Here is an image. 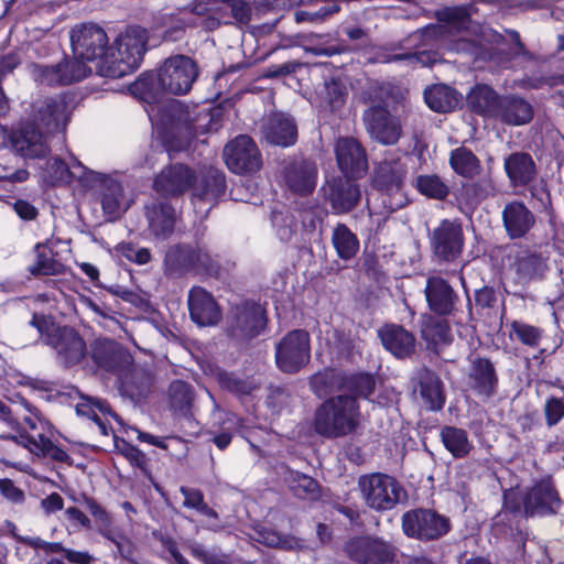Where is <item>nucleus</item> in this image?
Returning <instances> with one entry per match:
<instances>
[{
    "label": "nucleus",
    "mask_w": 564,
    "mask_h": 564,
    "mask_svg": "<svg viewBox=\"0 0 564 564\" xmlns=\"http://www.w3.org/2000/svg\"><path fill=\"white\" fill-rule=\"evenodd\" d=\"M402 529L410 538L434 540L448 532L449 520L430 509L411 510L402 517Z\"/></svg>",
    "instance_id": "9b49d317"
},
{
    "label": "nucleus",
    "mask_w": 564,
    "mask_h": 564,
    "mask_svg": "<svg viewBox=\"0 0 564 564\" xmlns=\"http://www.w3.org/2000/svg\"><path fill=\"white\" fill-rule=\"evenodd\" d=\"M358 348V340L345 334L335 333V349L338 355L350 356Z\"/></svg>",
    "instance_id": "13d9d810"
},
{
    "label": "nucleus",
    "mask_w": 564,
    "mask_h": 564,
    "mask_svg": "<svg viewBox=\"0 0 564 564\" xmlns=\"http://www.w3.org/2000/svg\"><path fill=\"white\" fill-rule=\"evenodd\" d=\"M24 423L29 427V432L13 435V432H19V422L12 415L9 406L0 400L1 438L14 440L37 457H47L59 463L68 460V454L53 443L54 431L47 421L34 414L26 416Z\"/></svg>",
    "instance_id": "f03ea898"
},
{
    "label": "nucleus",
    "mask_w": 564,
    "mask_h": 564,
    "mask_svg": "<svg viewBox=\"0 0 564 564\" xmlns=\"http://www.w3.org/2000/svg\"><path fill=\"white\" fill-rule=\"evenodd\" d=\"M87 184L99 185V199L108 220H116L124 214L134 202L132 193L115 177L96 171L90 173Z\"/></svg>",
    "instance_id": "1a4fd4ad"
},
{
    "label": "nucleus",
    "mask_w": 564,
    "mask_h": 564,
    "mask_svg": "<svg viewBox=\"0 0 564 564\" xmlns=\"http://www.w3.org/2000/svg\"><path fill=\"white\" fill-rule=\"evenodd\" d=\"M404 175L405 167L399 160H383L376 169L375 184L389 197V200L383 198V203L390 212L402 208L406 203L401 191Z\"/></svg>",
    "instance_id": "f8f14e48"
},
{
    "label": "nucleus",
    "mask_w": 564,
    "mask_h": 564,
    "mask_svg": "<svg viewBox=\"0 0 564 564\" xmlns=\"http://www.w3.org/2000/svg\"><path fill=\"white\" fill-rule=\"evenodd\" d=\"M194 172L184 164H174L165 167L154 180V189L164 196L183 194L193 187L192 203L194 210L200 219L207 217L210 209L225 194V175L221 171L209 167L199 183H195Z\"/></svg>",
    "instance_id": "f257e3e1"
},
{
    "label": "nucleus",
    "mask_w": 564,
    "mask_h": 564,
    "mask_svg": "<svg viewBox=\"0 0 564 564\" xmlns=\"http://www.w3.org/2000/svg\"><path fill=\"white\" fill-rule=\"evenodd\" d=\"M180 491L184 497L183 506L185 508L195 509L196 511H199L202 507L206 503L204 501V495L199 489L182 486L180 488Z\"/></svg>",
    "instance_id": "6e6d98bb"
},
{
    "label": "nucleus",
    "mask_w": 564,
    "mask_h": 564,
    "mask_svg": "<svg viewBox=\"0 0 564 564\" xmlns=\"http://www.w3.org/2000/svg\"><path fill=\"white\" fill-rule=\"evenodd\" d=\"M198 75L195 62L184 55L167 58L158 74L141 78L135 88L142 90L145 98L156 100L161 93L172 95L187 94Z\"/></svg>",
    "instance_id": "20e7f679"
},
{
    "label": "nucleus",
    "mask_w": 564,
    "mask_h": 564,
    "mask_svg": "<svg viewBox=\"0 0 564 564\" xmlns=\"http://www.w3.org/2000/svg\"><path fill=\"white\" fill-rule=\"evenodd\" d=\"M91 73V67L79 57L65 58L56 65H35L34 78L44 85H69L83 80Z\"/></svg>",
    "instance_id": "ddd939ff"
},
{
    "label": "nucleus",
    "mask_w": 564,
    "mask_h": 564,
    "mask_svg": "<svg viewBox=\"0 0 564 564\" xmlns=\"http://www.w3.org/2000/svg\"><path fill=\"white\" fill-rule=\"evenodd\" d=\"M350 556L362 564H384L390 560L388 546L379 541L360 539L348 546Z\"/></svg>",
    "instance_id": "2f4dec72"
},
{
    "label": "nucleus",
    "mask_w": 564,
    "mask_h": 564,
    "mask_svg": "<svg viewBox=\"0 0 564 564\" xmlns=\"http://www.w3.org/2000/svg\"><path fill=\"white\" fill-rule=\"evenodd\" d=\"M337 164L346 177L359 178L367 172L365 150L354 138H339L335 144Z\"/></svg>",
    "instance_id": "a211bd4d"
},
{
    "label": "nucleus",
    "mask_w": 564,
    "mask_h": 564,
    "mask_svg": "<svg viewBox=\"0 0 564 564\" xmlns=\"http://www.w3.org/2000/svg\"><path fill=\"white\" fill-rule=\"evenodd\" d=\"M351 177H335L323 187L325 198L337 214L348 213L358 204L360 189Z\"/></svg>",
    "instance_id": "aec40b11"
},
{
    "label": "nucleus",
    "mask_w": 564,
    "mask_h": 564,
    "mask_svg": "<svg viewBox=\"0 0 564 564\" xmlns=\"http://www.w3.org/2000/svg\"><path fill=\"white\" fill-rule=\"evenodd\" d=\"M226 8L230 10L231 18L238 23H247L250 20L251 8L243 0H229Z\"/></svg>",
    "instance_id": "5fc2aeb1"
},
{
    "label": "nucleus",
    "mask_w": 564,
    "mask_h": 564,
    "mask_svg": "<svg viewBox=\"0 0 564 564\" xmlns=\"http://www.w3.org/2000/svg\"><path fill=\"white\" fill-rule=\"evenodd\" d=\"M441 438L445 448L455 457L463 458L471 449V443L465 430L455 426H444L441 430Z\"/></svg>",
    "instance_id": "58836bf2"
},
{
    "label": "nucleus",
    "mask_w": 564,
    "mask_h": 564,
    "mask_svg": "<svg viewBox=\"0 0 564 564\" xmlns=\"http://www.w3.org/2000/svg\"><path fill=\"white\" fill-rule=\"evenodd\" d=\"M415 186L421 194L434 199H443L448 194L447 185L436 175L417 176Z\"/></svg>",
    "instance_id": "09e8293b"
},
{
    "label": "nucleus",
    "mask_w": 564,
    "mask_h": 564,
    "mask_svg": "<svg viewBox=\"0 0 564 564\" xmlns=\"http://www.w3.org/2000/svg\"><path fill=\"white\" fill-rule=\"evenodd\" d=\"M194 256V249L188 246L171 247L164 259L165 271L169 274H178L192 270Z\"/></svg>",
    "instance_id": "ea45409f"
},
{
    "label": "nucleus",
    "mask_w": 564,
    "mask_h": 564,
    "mask_svg": "<svg viewBox=\"0 0 564 564\" xmlns=\"http://www.w3.org/2000/svg\"><path fill=\"white\" fill-rule=\"evenodd\" d=\"M424 99L430 109L436 112H449L458 102V94L446 85H435L424 91Z\"/></svg>",
    "instance_id": "e433bc0d"
},
{
    "label": "nucleus",
    "mask_w": 564,
    "mask_h": 564,
    "mask_svg": "<svg viewBox=\"0 0 564 564\" xmlns=\"http://www.w3.org/2000/svg\"><path fill=\"white\" fill-rule=\"evenodd\" d=\"M503 226L511 238L523 237L534 225V216L523 203H508L502 210Z\"/></svg>",
    "instance_id": "c85d7f7f"
},
{
    "label": "nucleus",
    "mask_w": 564,
    "mask_h": 564,
    "mask_svg": "<svg viewBox=\"0 0 564 564\" xmlns=\"http://www.w3.org/2000/svg\"><path fill=\"white\" fill-rule=\"evenodd\" d=\"M102 534L117 546L121 556L128 557L131 555V542L129 539L122 534L112 533L111 531H102Z\"/></svg>",
    "instance_id": "0e129e2a"
},
{
    "label": "nucleus",
    "mask_w": 564,
    "mask_h": 564,
    "mask_svg": "<svg viewBox=\"0 0 564 564\" xmlns=\"http://www.w3.org/2000/svg\"><path fill=\"white\" fill-rule=\"evenodd\" d=\"M501 99L486 85L475 87L468 96L469 105L475 112L492 118L499 117Z\"/></svg>",
    "instance_id": "c9c22d12"
},
{
    "label": "nucleus",
    "mask_w": 564,
    "mask_h": 564,
    "mask_svg": "<svg viewBox=\"0 0 564 564\" xmlns=\"http://www.w3.org/2000/svg\"><path fill=\"white\" fill-rule=\"evenodd\" d=\"M506 173L513 186L530 183L535 176V164L528 153L517 152L505 160Z\"/></svg>",
    "instance_id": "72a5a7b5"
},
{
    "label": "nucleus",
    "mask_w": 564,
    "mask_h": 564,
    "mask_svg": "<svg viewBox=\"0 0 564 564\" xmlns=\"http://www.w3.org/2000/svg\"><path fill=\"white\" fill-rule=\"evenodd\" d=\"M425 296L431 311L438 315H449L457 300L453 288L440 276H430L427 279Z\"/></svg>",
    "instance_id": "bb28decb"
},
{
    "label": "nucleus",
    "mask_w": 564,
    "mask_h": 564,
    "mask_svg": "<svg viewBox=\"0 0 564 564\" xmlns=\"http://www.w3.org/2000/svg\"><path fill=\"white\" fill-rule=\"evenodd\" d=\"M561 499L554 490L553 485L541 481L535 485L524 498V511L529 516L549 514L557 512L561 507Z\"/></svg>",
    "instance_id": "5701e85b"
},
{
    "label": "nucleus",
    "mask_w": 564,
    "mask_h": 564,
    "mask_svg": "<svg viewBox=\"0 0 564 564\" xmlns=\"http://www.w3.org/2000/svg\"><path fill=\"white\" fill-rule=\"evenodd\" d=\"M463 234L458 225L444 220L434 230L432 245L435 253L444 260H453L463 248Z\"/></svg>",
    "instance_id": "b1692460"
},
{
    "label": "nucleus",
    "mask_w": 564,
    "mask_h": 564,
    "mask_svg": "<svg viewBox=\"0 0 564 564\" xmlns=\"http://www.w3.org/2000/svg\"><path fill=\"white\" fill-rule=\"evenodd\" d=\"M544 410L549 425L558 423L564 415V399L552 398L547 400Z\"/></svg>",
    "instance_id": "4d7b16f0"
},
{
    "label": "nucleus",
    "mask_w": 564,
    "mask_h": 564,
    "mask_svg": "<svg viewBox=\"0 0 564 564\" xmlns=\"http://www.w3.org/2000/svg\"><path fill=\"white\" fill-rule=\"evenodd\" d=\"M468 364L466 375L469 388L479 397H492L498 386V376L492 362L478 355H470Z\"/></svg>",
    "instance_id": "f3484780"
},
{
    "label": "nucleus",
    "mask_w": 564,
    "mask_h": 564,
    "mask_svg": "<svg viewBox=\"0 0 564 564\" xmlns=\"http://www.w3.org/2000/svg\"><path fill=\"white\" fill-rule=\"evenodd\" d=\"M32 117L34 123L53 131L65 128L69 111L63 97H46L32 105Z\"/></svg>",
    "instance_id": "6ab92c4d"
},
{
    "label": "nucleus",
    "mask_w": 564,
    "mask_h": 564,
    "mask_svg": "<svg viewBox=\"0 0 564 564\" xmlns=\"http://www.w3.org/2000/svg\"><path fill=\"white\" fill-rule=\"evenodd\" d=\"M265 326L264 310L260 304L245 302L235 306L229 315V332L234 337L251 338Z\"/></svg>",
    "instance_id": "2eb2a0df"
},
{
    "label": "nucleus",
    "mask_w": 564,
    "mask_h": 564,
    "mask_svg": "<svg viewBox=\"0 0 564 564\" xmlns=\"http://www.w3.org/2000/svg\"><path fill=\"white\" fill-rule=\"evenodd\" d=\"M517 272L523 279L541 276L546 269L545 259L533 252H522L517 259Z\"/></svg>",
    "instance_id": "a18cd8bd"
},
{
    "label": "nucleus",
    "mask_w": 564,
    "mask_h": 564,
    "mask_svg": "<svg viewBox=\"0 0 564 564\" xmlns=\"http://www.w3.org/2000/svg\"><path fill=\"white\" fill-rule=\"evenodd\" d=\"M376 380L369 373H354L346 376L344 390L351 393L350 397L357 400L358 397L368 399L375 391Z\"/></svg>",
    "instance_id": "49530a36"
},
{
    "label": "nucleus",
    "mask_w": 564,
    "mask_h": 564,
    "mask_svg": "<svg viewBox=\"0 0 564 564\" xmlns=\"http://www.w3.org/2000/svg\"><path fill=\"white\" fill-rule=\"evenodd\" d=\"M207 13L206 8L203 4H197L191 10H184L182 12V20L185 23V26H194L199 24V19L203 18Z\"/></svg>",
    "instance_id": "338daca9"
},
{
    "label": "nucleus",
    "mask_w": 564,
    "mask_h": 564,
    "mask_svg": "<svg viewBox=\"0 0 564 564\" xmlns=\"http://www.w3.org/2000/svg\"><path fill=\"white\" fill-rule=\"evenodd\" d=\"M358 487L366 505L377 511L391 510L406 498V492L400 482L381 473L361 476Z\"/></svg>",
    "instance_id": "0eeeda50"
},
{
    "label": "nucleus",
    "mask_w": 564,
    "mask_h": 564,
    "mask_svg": "<svg viewBox=\"0 0 564 564\" xmlns=\"http://www.w3.org/2000/svg\"><path fill=\"white\" fill-rule=\"evenodd\" d=\"M284 481L297 498L315 500L319 497L317 481L307 475L288 469L284 474Z\"/></svg>",
    "instance_id": "4c0bfd02"
},
{
    "label": "nucleus",
    "mask_w": 564,
    "mask_h": 564,
    "mask_svg": "<svg viewBox=\"0 0 564 564\" xmlns=\"http://www.w3.org/2000/svg\"><path fill=\"white\" fill-rule=\"evenodd\" d=\"M41 503L45 512L48 514L59 511L64 507V500L57 492L48 495Z\"/></svg>",
    "instance_id": "774afa93"
},
{
    "label": "nucleus",
    "mask_w": 564,
    "mask_h": 564,
    "mask_svg": "<svg viewBox=\"0 0 564 564\" xmlns=\"http://www.w3.org/2000/svg\"><path fill=\"white\" fill-rule=\"evenodd\" d=\"M97 409L100 413H110L108 404L99 399H87L86 402L77 404L76 411L78 414L87 415L90 417L99 427L102 435H108V427L106 422L95 411Z\"/></svg>",
    "instance_id": "8fccbe9b"
},
{
    "label": "nucleus",
    "mask_w": 564,
    "mask_h": 564,
    "mask_svg": "<svg viewBox=\"0 0 564 564\" xmlns=\"http://www.w3.org/2000/svg\"><path fill=\"white\" fill-rule=\"evenodd\" d=\"M34 326L44 344L51 346L65 366L78 364L85 356L86 346L83 338L69 327H59L43 315H34Z\"/></svg>",
    "instance_id": "423d86ee"
},
{
    "label": "nucleus",
    "mask_w": 564,
    "mask_h": 564,
    "mask_svg": "<svg viewBox=\"0 0 564 564\" xmlns=\"http://www.w3.org/2000/svg\"><path fill=\"white\" fill-rule=\"evenodd\" d=\"M108 36L102 28L93 23L76 25L70 31V44L75 57L94 63L95 69L101 76V62L108 54Z\"/></svg>",
    "instance_id": "6e6552de"
},
{
    "label": "nucleus",
    "mask_w": 564,
    "mask_h": 564,
    "mask_svg": "<svg viewBox=\"0 0 564 564\" xmlns=\"http://www.w3.org/2000/svg\"><path fill=\"white\" fill-rule=\"evenodd\" d=\"M259 541L272 547H281L284 550H293L301 546L300 540L291 535H281L272 530H262L259 532Z\"/></svg>",
    "instance_id": "864d4df0"
},
{
    "label": "nucleus",
    "mask_w": 564,
    "mask_h": 564,
    "mask_svg": "<svg viewBox=\"0 0 564 564\" xmlns=\"http://www.w3.org/2000/svg\"><path fill=\"white\" fill-rule=\"evenodd\" d=\"M123 256L137 263V264H145L151 260V253L150 250L147 248H134L132 246H126L123 247Z\"/></svg>",
    "instance_id": "69168bd1"
},
{
    "label": "nucleus",
    "mask_w": 564,
    "mask_h": 564,
    "mask_svg": "<svg viewBox=\"0 0 564 564\" xmlns=\"http://www.w3.org/2000/svg\"><path fill=\"white\" fill-rule=\"evenodd\" d=\"M382 345L398 358H404L414 350L415 339L401 326L387 325L379 330Z\"/></svg>",
    "instance_id": "7c9ffc66"
},
{
    "label": "nucleus",
    "mask_w": 564,
    "mask_h": 564,
    "mask_svg": "<svg viewBox=\"0 0 564 564\" xmlns=\"http://www.w3.org/2000/svg\"><path fill=\"white\" fill-rule=\"evenodd\" d=\"M225 162L230 171L237 174L253 173L260 170L262 160L260 152L248 135H238L224 149Z\"/></svg>",
    "instance_id": "4468645a"
},
{
    "label": "nucleus",
    "mask_w": 564,
    "mask_h": 564,
    "mask_svg": "<svg viewBox=\"0 0 564 564\" xmlns=\"http://www.w3.org/2000/svg\"><path fill=\"white\" fill-rule=\"evenodd\" d=\"M476 186L473 184L465 185L462 187L457 196L462 209H464L465 212H469L478 204L479 200L476 197Z\"/></svg>",
    "instance_id": "bf43d9fd"
},
{
    "label": "nucleus",
    "mask_w": 564,
    "mask_h": 564,
    "mask_svg": "<svg viewBox=\"0 0 564 564\" xmlns=\"http://www.w3.org/2000/svg\"><path fill=\"white\" fill-rule=\"evenodd\" d=\"M35 260L30 265V272L34 275H50L59 271L61 264L52 258L51 250L42 245L35 247Z\"/></svg>",
    "instance_id": "de8ad7c7"
},
{
    "label": "nucleus",
    "mask_w": 564,
    "mask_h": 564,
    "mask_svg": "<svg viewBox=\"0 0 564 564\" xmlns=\"http://www.w3.org/2000/svg\"><path fill=\"white\" fill-rule=\"evenodd\" d=\"M169 397L171 405L178 411L187 409L193 401V391L188 383L176 380L170 384Z\"/></svg>",
    "instance_id": "3c124183"
},
{
    "label": "nucleus",
    "mask_w": 564,
    "mask_h": 564,
    "mask_svg": "<svg viewBox=\"0 0 564 564\" xmlns=\"http://www.w3.org/2000/svg\"><path fill=\"white\" fill-rule=\"evenodd\" d=\"M148 31L139 25H130L120 32L108 54L101 62V76L121 78L134 72L147 51Z\"/></svg>",
    "instance_id": "7ed1b4c3"
},
{
    "label": "nucleus",
    "mask_w": 564,
    "mask_h": 564,
    "mask_svg": "<svg viewBox=\"0 0 564 564\" xmlns=\"http://www.w3.org/2000/svg\"><path fill=\"white\" fill-rule=\"evenodd\" d=\"M47 171L54 182L69 183L72 180H77L85 184L93 172L73 155L69 156L68 162L57 158L50 160Z\"/></svg>",
    "instance_id": "c756f323"
},
{
    "label": "nucleus",
    "mask_w": 564,
    "mask_h": 564,
    "mask_svg": "<svg viewBox=\"0 0 564 564\" xmlns=\"http://www.w3.org/2000/svg\"><path fill=\"white\" fill-rule=\"evenodd\" d=\"M148 228L156 239L165 240L174 231L177 220L175 209L165 202H153L145 206Z\"/></svg>",
    "instance_id": "393cba45"
},
{
    "label": "nucleus",
    "mask_w": 564,
    "mask_h": 564,
    "mask_svg": "<svg viewBox=\"0 0 564 564\" xmlns=\"http://www.w3.org/2000/svg\"><path fill=\"white\" fill-rule=\"evenodd\" d=\"M449 163L453 170L464 177L471 178L480 172L479 160L465 147L452 151Z\"/></svg>",
    "instance_id": "37998d69"
},
{
    "label": "nucleus",
    "mask_w": 564,
    "mask_h": 564,
    "mask_svg": "<svg viewBox=\"0 0 564 564\" xmlns=\"http://www.w3.org/2000/svg\"><path fill=\"white\" fill-rule=\"evenodd\" d=\"M118 355L117 344L112 340L97 341L93 349L94 360L106 369L113 368Z\"/></svg>",
    "instance_id": "603ef678"
},
{
    "label": "nucleus",
    "mask_w": 564,
    "mask_h": 564,
    "mask_svg": "<svg viewBox=\"0 0 564 564\" xmlns=\"http://www.w3.org/2000/svg\"><path fill=\"white\" fill-rule=\"evenodd\" d=\"M192 319L199 326H212L219 322L220 310L213 295L200 286H194L188 294Z\"/></svg>",
    "instance_id": "4be33fe9"
},
{
    "label": "nucleus",
    "mask_w": 564,
    "mask_h": 564,
    "mask_svg": "<svg viewBox=\"0 0 564 564\" xmlns=\"http://www.w3.org/2000/svg\"><path fill=\"white\" fill-rule=\"evenodd\" d=\"M361 413L355 398L347 394L332 397L315 411L314 430L317 434L336 438L346 436L359 426Z\"/></svg>",
    "instance_id": "39448f33"
},
{
    "label": "nucleus",
    "mask_w": 564,
    "mask_h": 564,
    "mask_svg": "<svg viewBox=\"0 0 564 564\" xmlns=\"http://www.w3.org/2000/svg\"><path fill=\"white\" fill-rule=\"evenodd\" d=\"M419 392L425 405L432 410H441L445 403L442 380L434 372L423 369L417 375Z\"/></svg>",
    "instance_id": "473e14b6"
},
{
    "label": "nucleus",
    "mask_w": 564,
    "mask_h": 564,
    "mask_svg": "<svg viewBox=\"0 0 564 564\" xmlns=\"http://www.w3.org/2000/svg\"><path fill=\"white\" fill-rule=\"evenodd\" d=\"M346 375L334 369H326L311 378V387L316 395L325 397L336 390H344Z\"/></svg>",
    "instance_id": "a19ab883"
},
{
    "label": "nucleus",
    "mask_w": 564,
    "mask_h": 564,
    "mask_svg": "<svg viewBox=\"0 0 564 564\" xmlns=\"http://www.w3.org/2000/svg\"><path fill=\"white\" fill-rule=\"evenodd\" d=\"M263 134L265 140L274 145L289 147L296 141V126L285 113H273L269 117Z\"/></svg>",
    "instance_id": "cd10ccee"
},
{
    "label": "nucleus",
    "mask_w": 564,
    "mask_h": 564,
    "mask_svg": "<svg viewBox=\"0 0 564 564\" xmlns=\"http://www.w3.org/2000/svg\"><path fill=\"white\" fill-rule=\"evenodd\" d=\"M9 143L19 155L25 159H42L50 152L46 138L39 129L31 126L11 131Z\"/></svg>",
    "instance_id": "412c9836"
},
{
    "label": "nucleus",
    "mask_w": 564,
    "mask_h": 564,
    "mask_svg": "<svg viewBox=\"0 0 564 564\" xmlns=\"http://www.w3.org/2000/svg\"><path fill=\"white\" fill-rule=\"evenodd\" d=\"M191 553L194 557H196L204 564H228L224 556L212 553V552L205 550L199 544H193L191 546Z\"/></svg>",
    "instance_id": "e2e57ef3"
},
{
    "label": "nucleus",
    "mask_w": 564,
    "mask_h": 564,
    "mask_svg": "<svg viewBox=\"0 0 564 564\" xmlns=\"http://www.w3.org/2000/svg\"><path fill=\"white\" fill-rule=\"evenodd\" d=\"M333 246L343 260L352 259L359 250V240L356 235L346 226L338 225L332 236Z\"/></svg>",
    "instance_id": "79ce46f5"
},
{
    "label": "nucleus",
    "mask_w": 564,
    "mask_h": 564,
    "mask_svg": "<svg viewBox=\"0 0 564 564\" xmlns=\"http://www.w3.org/2000/svg\"><path fill=\"white\" fill-rule=\"evenodd\" d=\"M533 117L532 106L524 99L506 96L500 100L498 119L508 124L521 126L528 123Z\"/></svg>",
    "instance_id": "f704fd0d"
},
{
    "label": "nucleus",
    "mask_w": 564,
    "mask_h": 564,
    "mask_svg": "<svg viewBox=\"0 0 564 564\" xmlns=\"http://www.w3.org/2000/svg\"><path fill=\"white\" fill-rule=\"evenodd\" d=\"M364 121L370 137L382 144H394L401 137L400 120L381 106L367 109Z\"/></svg>",
    "instance_id": "dca6fc26"
},
{
    "label": "nucleus",
    "mask_w": 564,
    "mask_h": 564,
    "mask_svg": "<svg viewBox=\"0 0 564 564\" xmlns=\"http://www.w3.org/2000/svg\"><path fill=\"white\" fill-rule=\"evenodd\" d=\"M284 181L288 187L296 194L312 193L317 181L316 164L308 160L292 162L285 169Z\"/></svg>",
    "instance_id": "a878e982"
},
{
    "label": "nucleus",
    "mask_w": 564,
    "mask_h": 564,
    "mask_svg": "<svg viewBox=\"0 0 564 564\" xmlns=\"http://www.w3.org/2000/svg\"><path fill=\"white\" fill-rule=\"evenodd\" d=\"M310 351L308 333L303 329L292 330L276 345V365L284 372H296L308 362Z\"/></svg>",
    "instance_id": "9d476101"
},
{
    "label": "nucleus",
    "mask_w": 564,
    "mask_h": 564,
    "mask_svg": "<svg viewBox=\"0 0 564 564\" xmlns=\"http://www.w3.org/2000/svg\"><path fill=\"white\" fill-rule=\"evenodd\" d=\"M0 492L13 503H21L25 498L24 492L10 479H0Z\"/></svg>",
    "instance_id": "052dcab7"
},
{
    "label": "nucleus",
    "mask_w": 564,
    "mask_h": 564,
    "mask_svg": "<svg viewBox=\"0 0 564 564\" xmlns=\"http://www.w3.org/2000/svg\"><path fill=\"white\" fill-rule=\"evenodd\" d=\"M544 337V330L523 321L510 324V338L530 348H538Z\"/></svg>",
    "instance_id": "c03bdc74"
},
{
    "label": "nucleus",
    "mask_w": 564,
    "mask_h": 564,
    "mask_svg": "<svg viewBox=\"0 0 564 564\" xmlns=\"http://www.w3.org/2000/svg\"><path fill=\"white\" fill-rule=\"evenodd\" d=\"M326 98L332 107H338L344 101L345 87L337 80L332 79L325 84Z\"/></svg>",
    "instance_id": "680f3d73"
}]
</instances>
